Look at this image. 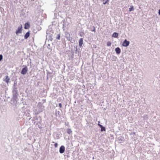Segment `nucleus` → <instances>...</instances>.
<instances>
[{"label": "nucleus", "instance_id": "13", "mask_svg": "<svg viewBox=\"0 0 160 160\" xmlns=\"http://www.w3.org/2000/svg\"><path fill=\"white\" fill-rule=\"evenodd\" d=\"M101 131H105V128L104 127H103L102 126V127H101Z\"/></svg>", "mask_w": 160, "mask_h": 160}, {"label": "nucleus", "instance_id": "1", "mask_svg": "<svg viewBox=\"0 0 160 160\" xmlns=\"http://www.w3.org/2000/svg\"><path fill=\"white\" fill-rule=\"evenodd\" d=\"M28 71V69L27 67L25 66V67L22 69L21 71V73L23 75H25L27 73Z\"/></svg>", "mask_w": 160, "mask_h": 160}, {"label": "nucleus", "instance_id": "10", "mask_svg": "<svg viewBox=\"0 0 160 160\" xmlns=\"http://www.w3.org/2000/svg\"><path fill=\"white\" fill-rule=\"evenodd\" d=\"M118 33H117L116 32H114L112 35V36L113 37H115V38H117L118 37Z\"/></svg>", "mask_w": 160, "mask_h": 160}, {"label": "nucleus", "instance_id": "8", "mask_svg": "<svg viewBox=\"0 0 160 160\" xmlns=\"http://www.w3.org/2000/svg\"><path fill=\"white\" fill-rule=\"evenodd\" d=\"M30 36V33L29 32H27L24 36V38L27 39Z\"/></svg>", "mask_w": 160, "mask_h": 160}, {"label": "nucleus", "instance_id": "14", "mask_svg": "<svg viewBox=\"0 0 160 160\" xmlns=\"http://www.w3.org/2000/svg\"><path fill=\"white\" fill-rule=\"evenodd\" d=\"M111 43L110 42L108 41L107 43V45L108 46H110L111 45Z\"/></svg>", "mask_w": 160, "mask_h": 160}, {"label": "nucleus", "instance_id": "19", "mask_svg": "<svg viewBox=\"0 0 160 160\" xmlns=\"http://www.w3.org/2000/svg\"><path fill=\"white\" fill-rule=\"evenodd\" d=\"M108 2V0H107V1L103 3L104 4H106L107 2Z\"/></svg>", "mask_w": 160, "mask_h": 160}, {"label": "nucleus", "instance_id": "17", "mask_svg": "<svg viewBox=\"0 0 160 160\" xmlns=\"http://www.w3.org/2000/svg\"><path fill=\"white\" fill-rule=\"evenodd\" d=\"M54 146L55 147V148H57L58 147V144L57 143H56L54 145Z\"/></svg>", "mask_w": 160, "mask_h": 160}, {"label": "nucleus", "instance_id": "23", "mask_svg": "<svg viewBox=\"0 0 160 160\" xmlns=\"http://www.w3.org/2000/svg\"><path fill=\"white\" fill-rule=\"evenodd\" d=\"M79 35H80L81 36H82V34H80Z\"/></svg>", "mask_w": 160, "mask_h": 160}, {"label": "nucleus", "instance_id": "4", "mask_svg": "<svg viewBox=\"0 0 160 160\" xmlns=\"http://www.w3.org/2000/svg\"><path fill=\"white\" fill-rule=\"evenodd\" d=\"M65 150V148L63 146H62L59 149V152L61 153H63Z\"/></svg>", "mask_w": 160, "mask_h": 160}, {"label": "nucleus", "instance_id": "18", "mask_svg": "<svg viewBox=\"0 0 160 160\" xmlns=\"http://www.w3.org/2000/svg\"><path fill=\"white\" fill-rule=\"evenodd\" d=\"M59 107H60V108H62V104L61 103H59Z\"/></svg>", "mask_w": 160, "mask_h": 160}, {"label": "nucleus", "instance_id": "15", "mask_svg": "<svg viewBox=\"0 0 160 160\" xmlns=\"http://www.w3.org/2000/svg\"><path fill=\"white\" fill-rule=\"evenodd\" d=\"M60 34H58V37L57 38V39L59 40L60 39Z\"/></svg>", "mask_w": 160, "mask_h": 160}, {"label": "nucleus", "instance_id": "22", "mask_svg": "<svg viewBox=\"0 0 160 160\" xmlns=\"http://www.w3.org/2000/svg\"><path fill=\"white\" fill-rule=\"evenodd\" d=\"M95 29L94 28V30H93L92 31H95Z\"/></svg>", "mask_w": 160, "mask_h": 160}, {"label": "nucleus", "instance_id": "12", "mask_svg": "<svg viewBox=\"0 0 160 160\" xmlns=\"http://www.w3.org/2000/svg\"><path fill=\"white\" fill-rule=\"evenodd\" d=\"M72 132V131H71L70 129H68L67 130V132L69 134H70Z\"/></svg>", "mask_w": 160, "mask_h": 160}, {"label": "nucleus", "instance_id": "7", "mask_svg": "<svg viewBox=\"0 0 160 160\" xmlns=\"http://www.w3.org/2000/svg\"><path fill=\"white\" fill-rule=\"evenodd\" d=\"M115 51L117 54H119L121 52V50L119 48H117L115 49Z\"/></svg>", "mask_w": 160, "mask_h": 160}, {"label": "nucleus", "instance_id": "20", "mask_svg": "<svg viewBox=\"0 0 160 160\" xmlns=\"http://www.w3.org/2000/svg\"><path fill=\"white\" fill-rule=\"evenodd\" d=\"M98 125L100 127H102V126L100 124H99V123H98Z\"/></svg>", "mask_w": 160, "mask_h": 160}, {"label": "nucleus", "instance_id": "11", "mask_svg": "<svg viewBox=\"0 0 160 160\" xmlns=\"http://www.w3.org/2000/svg\"><path fill=\"white\" fill-rule=\"evenodd\" d=\"M134 10V7L132 6H131L130 8H129V10L130 12L131 11Z\"/></svg>", "mask_w": 160, "mask_h": 160}, {"label": "nucleus", "instance_id": "3", "mask_svg": "<svg viewBox=\"0 0 160 160\" xmlns=\"http://www.w3.org/2000/svg\"><path fill=\"white\" fill-rule=\"evenodd\" d=\"M129 42L125 39L122 43V45L124 47H127L129 45Z\"/></svg>", "mask_w": 160, "mask_h": 160}, {"label": "nucleus", "instance_id": "16", "mask_svg": "<svg viewBox=\"0 0 160 160\" xmlns=\"http://www.w3.org/2000/svg\"><path fill=\"white\" fill-rule=\"evenodd\" d=\"M3 58L2 55L1 54L0 55V61H1L2 59Z\"/></svg>", "mask_w": 160, "mask_h": 160}, {"label": "nucleus", "instance_id": "6", "mask_svg": "<svg viewBox=\"0 0 160 160\" xmlns=\"http://www.w3.org/2000/svg\"><path fill=\"white\" fill-rule=\"evenodd\" d=\"M30 26L29 24L28 23H26L25 24L24 28L25 29H28L30 28Z\"/></svg>", "mask_w": 160, "mask_h": 160}, {"label": "nucleus", "instance_id": "24", "mask_svg": "<svg viewBox=\"0 0 160 160\" xmlns=\"http://www.w3.org/2000/svg\"><path fill=\"white\" fill-rule=\"evenodd\" d=\"M79 35H80L81 36H82V34H80Z\"/></svg>", "mask_w": 160, "mask_h": 160}, {"label": "nucleus", "instance_id": "5", "mask_svg": "<svg viewBox=\"0 0 160 160\" xmlns=\"http://www.w3.org/2000/svg\"><path fill=\"white\" fill-rule=\"evenodd\" d=\"M83 38H81L79 41V45L80 47H81L83 44Z\"/></svg>", "mask_w": 160, "mask_h": 160}, {"label": "nucleus", "instance_id": "9", "mask_svg": "<svg viewBox=\"0 0 160 160\" xmlns=\"http://www.w3.org/2000/svg\"><path fill=\"white\" fill-rule=\"evenodd\" d=\"M10 79L9 78L8 76H7L6 77V78L5 79V82L8 83Z\"/></svg>", "mask_w": 160, "mask_h": 160}, {"label": "nucleus", "instance_id": "21", "mask_svg": "<svg viewBox=\"0 0 160 160\" xmlns=\"http://www.w3.org/2000/svg\"><path fill=\"white\" fill-rule=\"evenodd\" d=\"M158 13L160 15V9L159 10Z\"/></svg>", "mask_w": 160, "mask_h": 160}, {"label": "nucleus", "instance_id": "2", "mask_svg": "<svg viewBox=\"0 0 160 160\" xmlns=\"http://www.w3.org/2000/svg\"><path fill=\"white\" fill-rule=\"evenodd\" d=\"M22 27L21 25V26L18 28V29L16 30V33L17 35H18L19 33H21L22 32Z\"/></svg>", "mask_w": 160, "mask_h": 160}]
</instances>
